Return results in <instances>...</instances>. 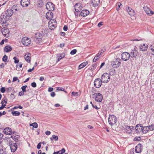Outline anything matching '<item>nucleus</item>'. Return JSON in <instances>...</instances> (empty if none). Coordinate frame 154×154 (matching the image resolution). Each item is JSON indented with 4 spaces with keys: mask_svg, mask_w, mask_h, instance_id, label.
<instances>
[{
    "mask_svg": "<svg viewBox=\"0 0 154 154\" xmlns=\"http://www.w3.org/2000/svg\"><path fill=\"white\" fill-rule=\"evenodd\" d=\"M117 121L116 117L114 115H109L108 118V122L111 126L115 125Z\"/></svg>",
    "mask_w": 154,
    "mask_h": 154,
    "instance_id": "1",
    "label": "nucleus"
},
{
    "mask_svg": "<svg viewBox=\"0 0 154 154\" xmlns=\"http://www.w3.org/2000/svg\"><path fill=\"white\" fill-rule=\"evenodd\" d=\"M121 59L119 58H116L113 60L111 63V65L113 68H117L121 65Z\"/></svg>",
    "mask_w": 154,
    "mask_h": 154,
    "instance_id": "2",
    "label": "nucleus"
},
{
    "mask_svg": "<svg viewBox=\"0 0 154 154\" xmlns=\"http://www.w3.org/2000/svg\"><path fill=\"white\" fill-rule=\"evenodd\" d=\"M129 53L131 57L136 58L138 55V52L137 47L136 46H134L133 48L131 49Z\"/></svg>",
    "mask_w": 154,
    "mask_h": 154,
    "instance_id": "3",
    "label": "nucleus"
},
{
    "mask_svg": "<svg viewBox=\"0 0 154 154\" xmlns=\"http://www.w3.org/2000/svg\"><path fill=\"white\" fill-rule=\"evenodd\" d=\"M57 22L54 19L51 20L48 22V26L51 30L54 29L57 26Z\"/></svg>",
    "mask_w": 154,
    "mask_h": 154,
    "instance_id": "4",
    "label": "nucleus"
},
{
    "mask_svg": "<svg viewBox=\"0 0 154 154\" xmlns=\"http://www.w3.org/2000/svg\"><path fill=\"white\" fill-rule=\"evenodd\" d=\"M110 79V77L109 74L105 73L102 75L101 79L103 82L107 83L109 81Z\"/></svg>",
    "mask_w": 154,
    "mask_h": 154,
    "instance_id": "5",
    "label": "nucleus"
},
{
    "mask_svg": "<svg viewBox=\"0 0 154 154\" xmlns=\"http://www.w3.org/2000/svg\"><path fill=\"white\" fill-rule=\"evenodd\" d=\"M130 57V54L126 52L122 53L121 55V59L125 61H127L128 60Z\"/></svg>",
    "mask_w": 154,
    "mask_h": 154,
    "instance_id": "6",
    "label": "nucleus"
},
{
    "mask_svg": "<svg viewBox=\"0 0 154 154\" xmlns=\"http://www.w3.org/2000/svg\"><path fill=\"white\" fill-rule=\"evenodd\" d=\"M35 40L37 43H40L42 41L43 37L42 35L39 32H37L35 33Z\"/></svg>",
    "mask_w": 154,
    "mask_h": 154,
    "instance_id": "7",
    "label": "nucleus"
},
{
    "mask_svg": "<svg viewBox=\"0 0 154 154\" xmlns=\"http://www.w3.org/2000/svg\"><path fill=\"white\" fill-rule=\"evenodd\" d=\"M21 42L23 45L28 46L30 44L31 40L29 38L25 37L22 38Z\"/></svg>",
    "mask_w": 154,
    "mask_h": 154,
    "instance_id": "8",
    "label": "nucleus"
},
{
    "mask_svg": "<svg viewBox=\"0 0 154 154\" xmlns=\"http://www.w3.org/2000/svg\"><path fill=\"white\" fill-rule=\"evenodd\" d=\"M46 8L50 11L54 10L55 5L51 2H48L46 5Z\"/></svg>",
    "mask_w": 154,
    "mask_h": 154,
    "instance_id": "9",
    "label": "nucleus"
},
{
    "mask_svg": "<svg viewBox=\"0 0 154 154\" xmlns=\"http://www.w3.org/2000/svg\"><path fill=\"white\" fill-rule=\"evenodd\" d=\"M102 82V80L100 79H96L94 82V86L97 88H99L101 85Z\"/></svg>",
    "mask_w": 154,
    "mask_h": 154,
    "instance_id": "10",
    "label": "nucleus"
},
{
    "mask_svg": "<svg viewBox=\"0 0 154 154\" xmlns=\"http://www.w3.org/2000/svg\"><path fill=\"white\" fill-rule=\"evenodd\" d=\"M74 8L76 12H80L83 8L82 4L80 3H76L74 6Z\"/></svg>",
    "mask_w": 154,
    "mask_h": 154,
    "instance_id": "11",
    "label": "nucleus"
},
{
    "mask_svg": "<svg viewBox=\"0 0 154 154\" xmlns=\"http://www.w3.org/2000/svg\"><path fill=\"white\" fill-rule=\"evenodd\" d=\"M95 94L96 101L99 102H101L103 98L102 95L100 93H96Z\"/></svg>",
    "mask_w": 154,
    "mask_h": 154,
    "instance_id": "12",
    "label": "nucleus"
},
{
    "mask_svg": "<svg viewBox=\"0 0 154 154\" xmlns=\"http://www.w3.org/2000/svg\"><path fill=\"white\" fill-rule=\"evenodd\" d=\"M30 0H21L20 5L23 7H27L30 4Z\"/></svg>",
    "mask_w": 154,
    "mask_h": 154,
    "instance_id": "13",
    "label": "nucleus"
},
{
    "mask_svg": "<svg viewBox=\"0 0 154 154\" xmlns=\"http://www.w3.org/2000/svg\"><path fill=\"white\" fill-rule=\"evenodd\" d=\"M142 150V145L141 144L139 143L136 146L135 151L137 153L140 152Z\"/></svg>",
    "mask_w": 154,
    "mask_h": 154,
    "instance_id": "14",
    "label": "nucleus"
},
{
    "mask_svg": "<svg viewBox=\"0 0 154 154\" xmlns=\"http://www.w3.org/2000/svg\"><path fill=\"white\" fill-rule=\"evenodd\" d=\"M143 8L145 12L148 14L151 15L154 14V12L152 11L150 9L146 6L143 7Z\"/></svg>",
    "mask_w": 154,
    "mask_h": 154,
    "instance_id": "15",
    "label": "nucleus"
},
{
    "mask_svg": "<svg viewBox=\"0 0 154 154\" xmlns=\"http://www.w3.org/2000/svg\"><path fill=\"white\" fill-rule=\"evenodd\" d=\"M17 145L16 143H12L10 145V148L11 152H14L17 150Z\"/></svg>",
    "mask_w": 154,
    "mask_h": 154,
    "instance_id": "16",
    "label": "nucleus"
},
{
    "mask_svg": "<svg viewBox=\"0 0 154 154\" xmlns=\"http://www.w3.org/2000/svg\"><path fill=\"white\" fill-rule=\"evenodd\" d=\"M7 20V17L5 16L1 15L0 17V22L2 24H5Z\"/></svg>",
    "mask_w": 154,
    "mask_h": 154,
    "instance_id": "17",
    "label": "nucleus"
},
{
    "mask_svg": "<svg viewBox=\"0 0 154 154\" xmlns=\"http://www.w3.org/2000/svg\"><path fill=\"white\" fill-rule=\"evenodd\" d=\"M5 16L7 17H10L13 14V10L12 9H8L5 11Z\"/></svg>",
    "mask_w": 154,
    "mask_h": 154,
    "instance_id": "18",
    "label": "nucleus"
},
{
    "mask_svg": "<svg viewBox=\"0 0 154 154\" xmlns=\"http://www.w3.org/2000/svg\"><path fill=\"white\" fill-rule=\"evenodd\" d=\"M53 17V14L51 12H48L46 13V17L47 19L48 20H52V18Z\"/></svg>",
    "mask_w": 154,
    "mask_h": 154,
    "instance_id": "19",
    "label": "nucleus"
},
{
    "mask_svg": "<svg viewBox=\"0 0 154 154\" xmlns=\"http://www.w3.org/2000/svg\"><path fill=\"white\" fill-rule=\"evenodd\" d=\"M148 45L145 44H143L140 45L139 48L140 51H145L147 50Z\"/></svg>",
    "mask_w": 154,
    "mask_h": 154,
    "instance_id": "20",
    "label": "nucleus"
},
{
    "mask_svg": "<svg viewBox=\"0 0 154 154\" xmlns=\"http://www.w3.org/2000/svg\"><path fill=\"white\" fill-rule=\"evenodd\" d=\"M100 3V0H92L91 4L93 7H96L99 5Z\"/></svg>",
    "mask_w": 154,
    "mask_h": 154,
    "instance_id": "21",
    "label": "nucleus"
},
{
    "mask_svg": "<svg viewBox=\"0 0 154 154\" xmlns=\"http://www.w3.org/2000/svg\"><path fill=\"white\" fill-rule=\"evenodd\" d=\"M3 132L6 134H10L12 133V131L11 128L7 127L5 128Z\"/></svg>",
    "mask_w": 154,
    "mask_h": 154,
    "instance_id": "22",
    "label": "nucleus"
},
{
    "mask_svg": "<svg viewBox=\"0 0 154 154\" xmlns=\"http://www.w3.org/2000/svg\"><path fill=\"white\" fill-rule=\"evenodd\" d=\"M148 126L143 127L142 126V127L141 128V132L144 134H146L149 131Z\"/></svg>",
    "mask_w": 154,
    "mask_h": 154,
    "instance_id": "23",
    "label": "nucleus"
},
{
    "mask_svg": "<svg viewBox=\"0 0 154 154\" xmlns=\"http://www.w3.org/2000/svg\"><path fill=\"white\" fill-rule=\"evenodd\" d=\"M89 13V11L88 10H83L81 12V16L83 17H85L88 15Z\"/></svg>",
    "mask_w": 154,
    "mask_h": 154,
    "instance_id": "24",
    "label": "nucleus"
},
{
    "mask_svg": "<svg viewBox=\"0 0 154 154\" xmlns=\"http://www.w3.org/2000/svg\"><path fill=\"white\" fill-rule=\"evenodd\" d=\"M2 34L5 37H8L9 35V33L8 29H4L2 31Z\"/></svg>",
    "mask_w": 154,
    "mask_h": 154,
    "instance_id": "25",
    "label": "nucleus"
},
{
    "mask_svg": "<svg viewBox=\"0 0 154 154\" xmlns=\"http://www.w3.org/2000/svg\"><path fill=\"white\" fill-rule=\"evenodd\" d=\"M31 54L29 53L26 54L24 56V57L26 61L30 63L31 61Z\"/></svg>",
    "mask_w": 154,
    "mask_h": 154,
    "instance_id": "26",
    "label": "nucleus"
},
{
    "mask_svg": "<svg viewBox=\"0 0 154 154\" xmlns=\"http://www.w3.org/2000/svg\"><path fill=\"white\" fill-rule=\"evenodd\" d=\"M142 127V125L141 124H137L135 127L136 132L137 133H139L141 132V128Z\"/></svg>",
    "mask_w": 154,
    "mask_h": 154,
    "instance_id": "27",
    "label": "nucleus"
},
{
    "mask_svg": "<svg viewBox=\"0 0 154 154\" xmlns=\"http://www.w3.org/2000/svg\"><path fill=\"white\" fill-rule=\"evenodd\" d=\"M125 128L126 130V133L129 134L131 133V131L133 130L134 127L133 126H126Z\"/></svg>",
    "mask_w": 154,
    "mask_h": 154,
    "instance_id": "28",
    "label": "nucleus"
},
{
    "mask_svg": "<svg viewBox=\"0 0 154 154\" xmlns=\"http://www.w3.org/2000/svg\"><path fill=\"white\" fill-rule=\"evenodd\" d=\"M128 14L131 15H134L135 14L134 11L131 8L128 7L127 10Z\"/></svg>",
    "mask_w": 154,
    "mask_h": 154,
    "instance_id": "29",
    "label": "nucleus"
},
{
    "mask_svg": "<svg viewBox=\"0 0 154 154\" xmlns=\"http://www.w3.org/2000/svg\"><path fill=\"white\" fill-rule=\"evenodd\" d=\"M12 49V48L11 47L7 45L5 47L4 51L6 52H8L11 51Z\"/></svg>",
    "mask_w": 154,
    "mask_h": 154,
    "instance_id": "30",
    "label": "nucleus"
},
{
    "mask_svg": "<svg viewBox=\"0 0 154 154\" xmlns=\"http://www.w3.org/2000/svg\"><path fill=\"white\" fill-rule=\"evenodd\" d=\"M45 5L44 3L42 0L39 1L37 2V6L38 7H43Z\"/></svg>",
    "mask_w": 154,
    "mask_h": 154,
    "instance_id": "31",
    "label": "nucleus"
},
{
    "mask_svg": "<svg viewBox=\"0 0 154 154\" xmlns=\"http://www.w3.org/2000/svg\"><path fill=\"white\" fill-rule=\"evenodd\" d=\"M65 152V150L64 148H63L61 150L57 152H54L53 154H63Z\"/></svg>",
    "mask_w": 154,
    "mask_h": 154,
    "instance_id": "32",
    "label": "nucleus"
},
{
    "mask_svg": "<svg viewBox=\"0 0 154 154\" xmlns=\"http://www.w3.org/2000/svg\"><path fill=\"white\" fill-rule=\"evenodd\" d=\"M88 64V62H83L80 64L79 66V69H81L84 67Z\"/></svg>",
    "mask_w": 154,
    "mask_h": 154,
    "instance_id": "33",
    "label": "nucleus"
},
{
    "mask_svg": "<svg viewBox=\"0 0 154 154\" xmlns=\"http://www.w3.org/2000/svg\"><path fill=\"white\" fill-rule=\"evenodd\" d=\"M12 114L14 116H19L20 115V113L17 111H12L11 112Z\"/></svg>",
    "mask_w": 154,
    "mask_h": 154,
    "instance_id": "34",
    "label": "nucleus"
},
{
    "mask_svg": "<svg viewBox=\"0 0 154 154\" xmlns=\"http://www.w3.org/2000/svg\"><path fill=\"white\" fill-rule=\"evenodd\" d=\"M97 66V64L96 63H95L93 64L92 66L90 67L89 69L91 70L92 71L93 70L95 69Z\"/></svg>",
    "mask_w": 154,
    "mask_h": 154,
    "instance_id": "35",
    "label": "nucleus"
},
{
    "mask_svg": "<svg viewBox=\"0 0 154 154\" xmlns=\"http://www.w3.org/2000/svg\"><path fill=\"white\" fill-rule=\"evenodd\" d=\"M122 5V4L120 3V2H119L117 3L116 4V9L117 11H118L119 10V9L120 8V7Z\"/></svg>",
    "mask_w": 154,
    "mask_h": 154,
    "instance_id": "36",
    "label": "nucleus"
},
{
    "mask_svg": "<svg viewBox=\"0 0 154 154\" xmlns=\"http://www.w3.org/2000/svg\"><path fill=\"white\" fill-rule=\"evenodd\" d=\"M7 102V98L5 97L2 100V101L1 102V104H4V103L6 104Z\"/></svg>",
    "mask_w": 154,
    "mask_h": 154,
    "instance_id": "37",
    "label": "nucleus"
},
{
    "mask_svg": "<svg viewBox=\"0 0 154 154\" xmlns=\"http://www.w3.org/2000/svg\"><path fill=\"white\" fill-rule=\"evenodd\" d=\"M154 45L152 44L150 46V50H152V54L154 55Z\"/></svg>",
    "mask_w": 154,
    "mask_h": 154,
    "instance_id": "38",
    "label": "nucleus"
},
{
    "mask_svg": "<svg viewBox=\"0 0 154 154\" xmlns=\"http://www.w3.org/2000/svg\"><path fill=\"white\" fill-rule=\"evenodd\" d=\"M30 125L32 126L35 128H37L38 127V125L36 122H34L32 124H30Z\"/></svg>",
    "mask_w": 154,
    "mask_h": 154,
    "instance_id": "39",
    "label": "nucleus"
},
{
    "mask_svg": "<svg viewBox=\"0 0 154 154\" xmlns=\"http://www.w3.org/2000/svg\"><path fill=\"white\" fill-rule=\"evenodd\" d=\"M148 128H149V129L150 131L154 130V123L148 126Z\"/></svg>",
    "mask_w": 154,
    "mask_h": 154,
    "instance_id": "40",
    "label": "nucleus"
},
{
    "mask_svg": "<svg viewBox=\"0 0 154 154\" xmlns=\"http://www.w3.org/2000/svg\"><path fill=\"white\" fill-rule=\"evenodd\" d=\"M8 58L7 56L5 55L2 58V60L5 62H6L8 60Z\"/></svg>",
    "mask_w": 154,
    "mask_h": 154,
    "instance_id": "41",
    "label": "nucleus"
},
{
    "mask_svg": "<svg viewBox=\"0 0 154 154\" xmlns=\"http://www.w3.org/2000/svg\"><path fill=\"white\" fill-rule=\"evenodd\" d=\"M12 137L14 140H17L19 137V135H15V136H11Z\"/></svg>",
    "mask_w": 154,
    "mask_h": 154,
    "instance_id": "42",
    "label": "nucleus"
},
{
    "mask_svg": "<svg viewBox=\"0 0 154 154\" xmlns=\"http://www.w3.org/2000/svg\"><path fill=\"white\" fill-rule=\"evenodd\" d=\"M27 85H24L21 87V89L24 92H26V88L27 87Z\"/></svg>",
    "mask_w": 154,
    "mask_h": 154,
    "instance_id": "43",
    "label": "nucleus"
},
{
    "mask_svg": "<svg viewBox=\"0 0 154 154\" xmlns=\"http://www.w3.org/2000/svg\"><path fill=\"white\" fill-rule=\"evenodd\" d=\"M12 90L11 87H9L6 89L5 91L6 92L8 93L11 92Z\"/></svg>",
    "mask_w": 154,
    "mask_h": 154,
    "instance_id": "44",
    "label": "nucleus"
},
{
    "mask_svg": "<svg viewBox=\"0 0 154 154\" xmlns=\"http://www.w3.org/2000/svg\"><path fill=\"white\" fill-rule=\"evenodd\" d=\"M53 139L55 141L58 140V136L55 135H52Z\"/></svg>",
    "mask_w": 154,
    "mask_h": 154,
    "instance_id": "45",
    "label": "nucleus"
},
{
    "mask_svg": "<svg viewBox=\"0 0 154 154\" xmlns=\"http://www.w3.org/2000/svg\"><path fill=\"white\" fill-rule=\"evenodd\" d=\"M77 52V50L76 49H74L72 50L70 53V54L72 55H73L76 54Z\"/></svg>",
    "mask_w": 154,
    "mask_h": 154,
    "instance_id": "46",
    "label": "nucleus"
},
{
    "mask_svg": "<svg viewBox=\"0 0 154 154\" xmlns=\"http://www.w3.org/2000/svg\"><path fill=\"white\" fill-rule=\"evenodd\" d=\"M100 57H98L97 56H96L93 59V61L94 62H95L97 60H99Z\"/></svg>",
    "mask_w": 154,
    "mask_h": 154,
    "instance_id": "47",
    "label": "nucleus"
},
{
    "mask_svg": "<svg viewBox=\"0 0 154 154\" xmlns=\"http://www.w3.org/2000/svg\"><path fill=\"white\" fill-rule=\"evenodd\" d=\"M80 12H76L75 13V16L76 17H78V16L80 17L81 16V12L80 13Z\"/></svg>",
    "mask_w": 154,
    "mask_h": 154,
    "instance_id": "48",
    "label": "nucleus"
},
{
    "mask_svg": "<svg viewBox=\"0 0 154 154\" xmlns=\"http://www.w3.org/2000/svg\"><path fill=\"white\" fill-rule=\"evenodd\" d=\"M141 140V138L140 137H135L134 138V141H139Z\"/></svg>",
    "mask_w": 154,
    "mask_h": 154,
    "instance_id": "49",
    "label": "nucleus"
},
{
    "mask_svg": "<svg viewBox=\"0 0 154 154\" xmlns=\"http://www.w3.org/2000/svg\"><path fill=\"white\" fill-rule=\"evenodd\" d=\"M14 60V62L15 63H18L19 61L16 57H15L13 58Z\"/></svg>",
    "mask_w": 154,
    "mask_h": 154,
    "instance_id": "50",
    "label": "nucleus"
},
{
    "mask_svg": "<svg viewBox=\"0 0 154 154\" xmlns=\"http://www.w3.org/2000/svg\"><path fill=\"white\" fill-rule=\"evenodd\" d=\"M57 90H59V91H64L65 89L64 88H61L60 87H58L57 88Z\"/></svg>",
    "mask_w": 154,
    "mask_h": 154,
    "instance_id": "51",
    "label": "nucleus"
},
{
    "mask_svg": "<svg viewBox=\"0 0 154 154\" xmlns=\"http://www.w3.org/2000/svg\"><path fill=\"white\" fill-rule=\"evenodd\" d=\"M31 85L34 88H35L36 87V84L35 82H32L31 84Z\"/></svg>",
    "mask_w": 154,
    "mask_h": 154,
    "instance_id": "52",
    "label": "nucleus"
},
{
    "mask_svg": "<svg viewBox=\"0 0 154 154\" xmlns=\"http://www.w3.org/2000/svg\"><path fill=\"white\" fill-rule=\"evenodd\" d=\"M0 154H7L5 151L2 149L0 150Z\"/></svg>",
    "mask_w": 154,
    "mask_h": 154,
    "instance_id": "53",
    "label": "nucleus"
},
{
    "mask_svg": "<svg viewBox=\"0 0 154 154\" xmlns=\"http://www.w3.org/2000/svg\"><path fill=\"white\" fill-rule=\"evenodd\" d=\"M5 90L6 89H5V88L4 87H2L1 89V91L2 93H4Z\"/></svg>",
    "mask_w": 154,
    "mask_h": 154,
    "instance_id": "54",
    "label": "nucleus"
},
{
    "mask_svg": "<svg viewBox=\"0 0 154 154\" xmlns=\"http://www.w3.org/2000/svg\"><path fill=\"white\" fill-rule=\"evenodd\" d=\"M17 80H18V82L19 81V80L18 79V78L17 77H14L13 78L12 81H13V82H15V81H17Z\"/></svg>",
    "mask_w": 154,
    "mask_h": 154,
    "instance_id": "55",
    "label": "nucleus"
},
{
    "mask_svg": "<svg viewBox=\"0 0 154 154\" xmlns=\"http://www.w3.org/2000/svg\"><path fill=\"white\" fill-rule=\"evenodd\" d=\"M41 142L39 143L37 145V148L38 149H39L41 147Z\"/></svg>",
    "mask_w": 154,
    "mask_h": 154,
    "instance_id": "56",
    "label": "nucleus"
},
{
    "mask_svg": "<svg viewBox=\"0 0 154 154\" xmlns=\"http://www.w3.org/2000/svg\"><path fill=\"white\" fill-rule=\"evenodd\" d=\"M24 94V92L23 91H20L19 93V96H21L23 95Z\"/></svg>",
    "mask_w": 154,
    "mask_h": 154,
    "instance_id": "57",
    "label": "nucleus"
},
{
    "mask_svg": "<svg viewBox=\"0 0 154 154\" xmlns=\"http://www.w3.org/2000/svg\"><path fill=\"white\" fill-rule=\"evenodd\" d=\"M103 22H100L98 24V26L99 27H101L103 25Z\"/></svg>",
    "mask_w": 154,
    "mask_h": 154,
    "instance_id": "58",
    "label": "nucleus"
},
{
    "mask_svg": "<svg viewBox=\"0 0 154 154\" xmlns=\"http://www.w3.org/2000/svg\"><path fill=\"white\" fill-rule=\"evenodd\" d=\"M6 106V104H2V106L0 107V110H2L3 109V108L5 107Z\"/></svg>",
    "mask_w": 154,
    "mask_h": 154,
    "instance_id": "59",
    "label": "nucleus"
},
{
    "mask_svg": "<svg viewBox=\"0 0 154 154\" xmlns=\"http://www.w3.org/2000/svg\"><path fill=\"white\" fill-rule=\"evenodd\" d=\"M63 29L64 31H67L68 29L67 26L66 25L64 26L63 27Z\"/></svg>",
    "mask_w": 154,
    "mask_h": 154,
    "instance_id": "60",
    "label": "nucleus"
},
{
    "mask_svg": "<svg viewBox=\"0 0 154 154\" xmlns=\"http://www.w3.org/2000/svg\"><path fill=\"white\" fill-rule=\"evenodd\" d=\"M55 95V94L54 92H52L51 93V96L53 97H54Z\"/></svg>",
    "mask_w": 154,
    "mask_h": 154,
    "instance_id": "61",
    "label": "nucleus"
},
{
    "mask_svg": "<svg viewBox=\"0 0 154 154\" xmlns=\"http://www.w3.org/2000/svg\"><path fill=\"white\" fill-rule=\"evenodd\" d=\"M45 134L47 135H49L51 134V132L49 131H47L45 132Z\"/></svg>",
    "mask_w": 154,
    "mask_h": 154,
    "instance_id": "62",
    "label": "nucleus"
},
{
    "mask_svg": "<svg viewBox=\"0 0 154 154\" xmlns=\"http://www.w3.org/2000/svg\"><path fill=\"white\" fill-rule=\"evenodd\" d=\"M78 93L77 92H72V94L73 96H75L77 95Z\"/></svg>",
    "mask_w": 154,
    "mask_h": 154,
    "instance_id": "63",
    "label": "nucleus"
},
{
    "mask_svg": "<svg viewBox=\"0 0 154 154\" xmlns=\"http://www.w3.org/2000/svg\"><path fill=\"white\" fill-rule=\"evenodd\" d=\"M53 90V88L51 87H49L48 89V91L49 92L52 91Z\"/></svg>",
    "mask_w": 154,
    "mask_h": 154,
    "instance_id": "64",
    "label": "nucleus"
}]
</instances>
